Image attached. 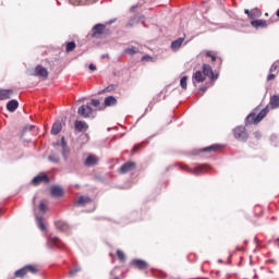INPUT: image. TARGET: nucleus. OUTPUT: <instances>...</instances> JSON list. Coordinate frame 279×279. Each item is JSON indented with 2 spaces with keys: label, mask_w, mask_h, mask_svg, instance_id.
Here are the masks:
<instances>
[{
  "label": "nucleus",
  "mask_w": 279,
  "mask_h": 279,
  "mask_svg": "<svg viewBox=\"0 0 279 279\" xmlns=\"http://www.w3.org/2000/svg\"><path fill=\"white\" fill-rule=\"evenodd\" d=\"M279 108V96L274 95L270 98L269 104L264 108L260 112H258V108H256L253 112H251L246 117V125H256L260 123L269 113V110H276Z\"/></svg>",
  "instance_id": "1"
},
{
  "label": "nucleus",
  "mask_w": 279,
  "mask_h": 279,
  "mask_svg": "<svg viewBox=\"0 0 279 279\" xmlns=\"http://www.w3.org/2000/svg\"><path fill=\"white\" fill-rule=\"evenodd\" d=\"M40 271V268L36 265H26L23 268L16 270L14 272V278H23L24 276H27L28 274L36 275Z\"/></svg>",
  "instance_id": "2"
},
{
  "label": "nucleus",
  "mask_w": 279,
  "mask_h": 279,
  "mask_svg": "<svg viewBox=\"0 0 279 279\" xmlns=\"http://www.w3.org/2000/svg\"><path fill=\"white\" fill-rule=\"evenodd\" d=\"M233 135L236 141H242L243 143H245V141L250 138V135L247 134V129H245V126H236L233 130Z\"/></svg>",
  "instance_id": "3"
},
{
  "label": "nucleus",
  "mask_w": 279,
  "mask_h": 279,
  "mask_svg": "<svg viewBox=\"0 0 279 279\" xmlns=\"http://www.w3.org/2000/svg\"><path fill=\"white\" fill-rule=\"evenodd\" d=\"M203 74H205V77H209L211 82L219 78V74H215V72H213V66L206 63L203 64Z\"/></svg>",
  "instance_id": "4"
},
{
  "label": "nucleus",
  "mask_w": 279,
  "mask_h": 279,
  "mask_svg": "<svg viewBox=\"0 0 279 279\" xmlns=\"http://www.w3.org/2000/svg\"><path fill=\"white\" fill-rule=\"evenodd\" d=\"M49 184V182H51V180L49 179V177L45 173H40L38 175H36L33 180H32V184L34 186H39V184Z\"/></svg>",
  "instance_id": "5"
},
{
  "label": "nucleus",
  "mask_w": 279,
  "mask_h": 279,
  "mask_svg": "<svg viewBox=\"0 0 279 279\" xmlns=\"http://www.w3.org/2000/svg\"><path fill=\"white\" fill-rule=\"evenodd\" d=\"M80 117H83L84 119H90L93 117V108L87 105H82L77 110Z\"/></svg>",
  "instance_id": "6"
},
{
  "label": "nucleus",
  "mask_w": 279,
  "mask_h": 279,
  "mask_svg": "<svg viewBox=\"0 0 279 279\" xmlns=\"http://www.w3.org/2000/svg\"><path fill=\"white\" fill-rule=\"evenodd\" d=\"M96 165H99V157L97 155L88 154L84 160L85 167H96Z\"/></svg>",
  "instance_id": "7"
},
{
  "label": "nucleus",
  "mask_w": 279,
  "mask_h": 279,
  "mask_svg": "<svg viewBox=\"0 0 279 279\" xmlns=\"http://www.w3.org/2000/svg\"><path fill=\"white\" fill-rule=\"evenodd\" d=\"M134 169H136V162L128 161L120 167L119 173L121 174L130 173V171H134Z\"/></svg>",
  "instance_id": "8"
},
{
  "label": "nucleus",
  "mask_w": 279,
  "mask_h": 279,
  "mask_svg": "<svg viewBox=\"0 0 279 279\" xmlns=\"http://www.w3.org/2000/svg\"><path fill=\"white\" fill-rule=\"evenodd\" d=\"M34 75H36L37 77H43V80H47V77H49V71H47L46 68L43 65H37L35 68Z\"/></svg>",
  "instance_id": "9"
},
{
  "label": "nucleus",
  "mask_w": 279,
  "mask_h": 279,
  "mask_svg": "<svg viewBox=\"0 0 279 279\" xmlns=\"http://www.w3.org/2000/svg\"><path fill=\"white\" fill-rule=\"evenodd\" d=\"M132 267H134L135 269H147V267H149V264L146 260L143 259H133L131 262Z\"/></svg>",
  "instance_id": "10"
},
{
  "label": "nucleus",
  "mask_w": 279,
  "mask_h": 279,
  "mask_svg": "<svg viewBox=\"0 0 279 279\" xmlns=\"http://www.w3.org/2000/svg\"><path fill=\"white\" fill-rule=\"evenodd\" d=\"M88 130V124L85 121L82 120H76L74 122V131L82 133V132H86Z\"/></svg>",
  "instance_id": "11"
},
{
  "label": "nucleus",
  "mask_w": 279,
  "mask_h": 279,
  "mask_svg": "<svg viewBox=\"0 0 279 279\" xmlns=\"http://www.w3.org/2000/svg\"><path fill=\"white\" fill-rule=\"evenodd\" d=\"M105 29H106V25H104V24H96L93 27L92 38H99V36H101V34H104Z\"/></svg>",
  "instance_id": "12"
},
{
  "label": "nucleus",
  "mask_w": 279,
  "mask_h": 279,
  "mask_svg": "<svg viewBox=\"0 0 279 279\" xmlns=\"http://www.w3.org/2000/svg\"><path fill=\"white\" fill-rule=\"evenodd\" d=\"M209 167L208 165H199L195 167L193 170H190V173H193L194 175H202L208 171Z\"/></svg>",
  "instance_id": "13"
},
{
  "label": "nucleus",
  "mask_w": 279,
  "mask_h": 279,
  "mask_svg": "<svg viewBox=\"0 0 279 279\" xmlns=\"http://www.w3.org/2000/svg\"><path fill=\"white\" fill-rule=\"evenodd\" d=\"M93 204V198L88 196H80L77 201L74 202V206H88Z\"/></svg>",
  "instance_id": "14"
},
{
  "label": "nucleus",
  "mask_w": 279,
  "mask_h": 279,
  "mask_svg": "<svg viewBox=\"0 0 279 279\" xmlns=\"http://www.w3.org/2000/svg\"><path fill=\"white\" fill-rule=\"evenodd\" d=\"M192 81H193V84H195V83L199 84L202 82H206V76H205L204 72L197 71L193 74Z\"/></svg>",
  "instance_id": "15"
},
{
  "label": "nucleus",
  "mask_w": 279,
  "mask_h": 279,
  "mask_svg": "<svg viewBox=\"0 0 279 279\" xmlns=\"http://www.w3.org/2000/svg\"><path fill=\"white\" fill-rule=\"evenodd\" d=\"M111 106H117V98L114 96H108L105 98V106L99 107L98 110H104V108H110Z\"/></svg>",
  "instance_id": "16"
},
{
  "label": "nucleus",
  "mask_w": 279,
  "mask_h": 279,
  "mask_svg": "<svg viewBox=\"0 0 279 279\" xmlns=\"http://www.w3.org/2000/svg\"><path fill=\"white\" fill-rule=\"evenodd\" d=\"M12 95H14V90L0 88V101H3L5 99H11Z\"/></svg>",
  "instance_id": "17"
},
{
  "label": "nucleus",
  "mask_w": 279,
  "mask_h": 279,
  "mask_svg": "<svg viewBox=\"0 0 279 279\" xmlns=\"http://www.w3.org/2000/svg\"><path fill=\"white\" fill-rule=\"evenodd\" d=\"M57 230H60V232H69V230H71V227H69V223L59 220L54 223Z\"/></svg>",
  "instance_id": "18"
},
{
  "label": "nucleus",
  "mask_w": 279,
  "mask_h": 279,
  "mask_svg": "<svg viewBox=\"0 0 279 279\" xmlns=\"http://www.w3.org/2000/svg\"><path fill=\"white\" fill-rule=\"evenodd\" d=\"M51 195L52 197H62L64 195V190L60 186H52L51 187Z\"/></svg>",
  "instance_id": "19"
},
{
  "label": "nucleus",
  "mask_w": 279,
  "mask_h": 279,
  "mask_svg": "<svg viewBox=\"0 0 279 279\" xmlns=\"http://www.w3.org/2000/svg\"><path fill=\"white\" fill-rule=\"evenodd\" d=\"M17 108H19V101L15 99H12L7 104V110H9V112H14L16 111Z\"/></svg>",
  "instance_id": "20"
},
{
  "label": "nucleus",
  "mask_w": 279,
  "mask_h": 279,
  "mask_svg": "<svg viewBox=\"0 0 279 279\" xmlns=\"http://www.w3.org/2000/svg\"><path fill=\"white\" fill-rule=\"evenodd\" d=\"M184 43V38L180 37L177 40L171 43V49L173 51H178V49H180V47H182V44Z\"/></svg>",
  "instance_id": "21"
},
{
  "label": "nucleus",
  "mask_w": 279,
  "mask_h": 279,
  "mask_svg": "<svg viewBox=\"0 0 279 279\" xmlns=\"http://www.w3.org/2000/svg\"><path fill=\"white\" fill-rule=\"evenodd\" d=\"M251 25L258 29V27H267V21L265 20H255L251 22Z\"/></svg>",
  "instance_id": "22"
},
{
  "label": "nucleus",
  "mask_w": 279,
  "mask_h": 279,
  "mask_svg": "<svg viewBox=\"0 0 279 279\" xmlns=\"http://www.w3.org/2000/svg\"><path fill=\"white\" fill-rule=\"evenodd\" d=\"M59 132H62V123H61V122H56V123L52 125L51 134H53V136H57V134H58Z\"/></svg>",
  "instance_id": "23"
},
{
  "label": "nucleus",
  "mask_w": 279,
  "mask_h": 279,
  "mask_svg": "<svg viewBox=\"0 0 279 279\" xmlns=\"http://www.w3.org/2000/svg\"><path fill=\"white\" fill-rule=\"evenodd\" d=\"M217 149H219V145H211L209 147H205V148L201 149V151L203 154H213V151H217Z\"/></svg>",
  "instance_id": "24"
},
{
  "label": "nucleus",
  "mask_w": 279,
  "mask_h": 279,
  "mask_svg": "<svg viewBox=\"0 0 279 279\" xmlns=\"http://www.w3.org/2000/svg\"><path fill=\"white\" fill-rule=\"evenodd\" d=\"M75 47H77V45L75 44V41H69L65 44V53H71V51H75Z\"/></svg>",
  "instance_id": "25"
},
{
  "label": "nucleus",
  "mask_w": 279,
  "mask_h": 279,
  "mask_svg": "<svg viewBox=\"0 0 279 279\" xmlns=\"http://www.w3.org/2000/svg\"><path fill=\"white\" fill-rule=\"evenodd\" d=\"M117 90V85H108L105 89L100 90L98 95H104V93H114Z\"/></svg>",
  "instance_id": "26"
},
{
  "label": "nucleus",
  "mask_w": 279,
  "mask_h": 279,
  "mask_svg": "<svg viewBox=\"0 0 279 279\" xmlns=\"http://www.w3.org/2000/svg\"><path fill=\"white\" fill-rule=\"evenodd\" d=\"M263 15V12L259 9H254L251 11V20L254 21V19H258Z\"/></svg>",
  "instance_id": "27"
},
{
  "label": "nucleus",
  "mask_w": 279,
  "mask_h": 279,
  "mask_svg": "<svg viewBox=\"0 0 279 279\" xmlns=\"http://www.w3.org/2000/svg\"><path fill=\"white\" fill-rule=\"evenodd\" d=\"M123 53H126V56H134V54L138 53V48H136V47L125 48L123 50Z\"/></svg>",
  "instance_id": "28"
},
{
  "label": "nucleus",
  "mask_w": 279,
  "mask_h": 279,
  "mask_svg": "<svg viewBox=\"0 0 279 279\" xmlns=\"http://www.w3.org/2000/svg\"><path fill=\"white\" fill-rule=\"evenodd\" d=\"M117 256H118V259L120 260V263H125L126 256H125V253L123 251L118 250L117 251Z\"/></svg>",
  "instance_id": "29"
},
{
  "label": "nucleus",
  "mask_w": 279,
  "mask_h": 279,
  "mask_svg": "<svg viewBox=\"0 0 279 279\" xmlns=\"http://www.w3.org/2000/svg\"><path fill=\"white\" fill-rule=\"evenodd\" d=\"M187 82H189V76H183L180 81V86L183 88V90H186L187 88Z\"/></svg>",
  "instance_id": "30"
},
{
  "label": "nucleus",
  "mask_w": 279,
  "mask_h": 279,
  "mask_svg": "<svg viewBox=\"0 0 279 279\" xmlns=\"http://www.w3.org/2000/svg\"><path fill=\"white\" fill-rule=\"evenodd\" d=\"M48 203L46 199L40 201L39 203V210L40 213H45L47 210Z\"/></svg>",
  "instance_id": "31"
},
{
  "label": "nucleus",
  "mask_w": 279,
  "mask_h": 279,
  "mask_svg": "<svg viewBox=\"0 0 279 279\" xmlns=\"http://www.w3.org/2000/svg\"><path fill=\"white\" fill-rule=\"evenodd\" d=\"M37 223H38V227L40 228V230L45 231L47 230V227L45 226V220L43 218H37Z\"/></svg>",
  "instance_id": "32"
},
{
  "label": "nucleus",
  "mask_w": 279,
  "mask_h": 279,
  "mask_svg": "<svg viewBox=\"0 0 279 279\" xmlns=\"http://www.w3.org/2000/svg\"><path fill=\"white\" fill-rule=\"evenodd\" d=\"M49 160L50 162H60V157L58 155H50Z\"/></svg>",
  "instance_id": "33"
},
{
  "label": "nucleus",
  "mask_w": 279,
  "mask_h": 279,
  "mask_svg": "<svg viewBox=\"0 0 279 279\" xmlns=\"http://www.w3.org/2000/svg\"><path fill=\"white\" fill-rule=\"evenodd\" d=\"M100 105L101 101H99V99H92L90 101V106H94V108H99Z\"/></svg>",
  "instance_id": "34"
},
{
  "label": "nucleus",
  "mask_w": 279,
  "mask_h": 279,
  "mask_svg": "<svg viewBox=\"0 0 279 279\" xmlns=\"http://www.w3.org/2000/svg\"><path fill=\"white\" fill-rule=\"evenodd\" d=\"M205 56H207V58H211L213 62H215L217 60V57L215 54H213L211 51H206Z\"/></svg>",
  "instance_id": "35"
},
{
  "label": "nucleus",
  "mask_w": 279,
  "mask_h": 279,
  "mask_svg": "<svg viewBox=\"0 0 279 279\" xmlns=\"http://www.w3.org/2000/svg\"><path fill=\"white\" fill-rule=\"evenodd\" d=\"M151 60H154V58H151V56H149V54L142 57V62H149Z\"/></svg>",
  "instance_id": "36"
},
{
  "label": "nucleus",
  "mask_w": 279,
  "mask_h": 279,
  "mask_svg": "<svg viewBox=\"0 0 279 279\" xmlns=\"http://www.w3.org/2000/svg\"><path fill=\"white\" fill-rule=\"evenodd\" d=\"M50 243H52V245H57L58 246V243H60V239L53 236V238H50Z\"/></svg>",
  "instance_id": "37"
},
{
  "label": "nucleus",
  "mask_w": 279,
  "mask_h": 279,
  "mask_svg": "<svg viewBox=\"0 0 279 279\" xmlns=\"http://www.w3.org/2000/svg\"><path fill=\"white\" fill-rule=\"evenodd\" d=\"M276 71H278V64L274 63V64L270 66V73H276Z\"/></svg>",
  "instance_id": "38"
},
{
  "label": "nucleus",
  "mask_w": 279,
  "mask_h": 279,
  "mask_svg": "<svg viewBox=\"0 0 279 279\" xmlns=\"http://www.w3.org/2000/svg\"><path fill=\"white\" fill-rule=\"evenodd\" d=\"M77 271H82V268H74V269L70 270V276H75V274H77Z\"/></svg>",
  "instance_id": "39"
},
{
  "label": "nucleus",
  "mask_w": 279,
  "mask_h": 279,
  "mask_svg": "<svg viewBox=\"0 0 279 279\" xmlns=\"http://www.w3.org/2000/svg\"><path fill=\"white\" fill-rule=\"evenodd\" d=\"M256 217H263V208L257 207V213H255Z\"/></svg>",
  "instance_id": "40"
},
{
  "label": "nucleus",
  "mask_w": 279,
  "mask_h": 279,
  "mask_svg": "<svg viewBox=\"0 0 279 279\" xmlns=\"http://www.w3.org/2000/svg\"><path fill=\"white\" fill-rule=\"evenodd\" d=\"M268 82H271L272 80H276V74L270 73L267 77Z\"/></svg>",
  "instance_id": "41"
},
{
  "label": "nucleus",
  "mask_w": 279,
  "mask_h": 279,
  "mask_svg": "<svg viewBox=\"0 0 279 279\" xmlns=\"http://www.w3.org/2000/svg\"><path fill=\"white\" fill-rule=\"evenodd\" d=\"M89 71H97V65L90 63L89 64Z\"/></svg>",
  "instance_id": "42"
},
{
  "label": "nucleus",
  "mask_w": 279,
  "mask_h": 279,
  "mask_svg": "<svg viewBox=\"0 0 279 279\" xmlns=\"http://www.w3.org/2000/svg\"><path fill=\"white\" fill-rule=\"evenodd\" d=\"M244 13L247 14L248 19H251L252 16V11H250V9H245Z\"/></svg>",
  "instance_id": "43"
},
{
  "label": "nucleus",
  "mask_w": 279,
  "mask_h": 279,
  "mask_svg": "<svg viewBox=\"0 0 279 279\" xmlns=\"http://www.w3.org/2000/svg\"><path fill=\"white\" fill-rule=\"evenodd\" d=\"M254 136H255V138H260V132L256 131V132L254 133Z\"/></svg>",
  "instance_id": "44"
},
{
  "label": "nucleus",
  "mask_w": 279,
  "mask_h": 279,
  "mask_svg": "<svg viewBox=\"0 0 279 279\" xmlns=\"http://www.w3.org/2000/svg\"><path fill=\"white\" fill-rule=\"evenodd\" d=\"M138 151V146H134L132 149V154H136Z\"/></svg>",
  "instance_id": "45"
},
{
  "label": "nucleus",
  "mask_w": 279,
  "mask_h": 279,
  "mask_svg": "<svg viewBox=\"0 0 279 279\" xmlns=\"http://www.w3.org/2000/svg\"><path fill=\"white\" fill-rule=\"evenodd\" d=\"M199 90L201 93H206V90H208V87H202Z\"/></svg>",
  "instance_id": "46"
},
{
  "label": "nucleus",
  "mask_w": 279,
  "mask_h": 279,
  "mask_svg": "<svg viewBox=\"0 0 279 279\" xmlns=\"http://www.w3.org/2000/svg\"><path fill=\"white\" fill-rule=\"evenodd\" d=\"M275 245H277V247H279V238L275 240Z\"/></svg>",
  "instance_id": "47"
},
{
  "label": "nucleus",
  "mask_w": 279,
  "mask_h": 279,
  "mask_svg": "<svg viewBox=\"0 0 279 279\" xmlns=\"http://www.w3.org/2000/svg\"><path fill=\"white\" fill-rule=\"evenodd\" d=\"M254 279H258V275H255V276H254Z\"/></svg>",
  "instance_id": "48"
},
{
  "label": "nucleus",
  "mask_w": 279,
  "mask_h": 279,
  "mask_svg": "<svg viewBox=\"0 0 279 279\" xmlns=\"http://www.w3.org/2000/svg\"><path fill=\"white\" fill-rule=\"evenodd\" d=\"M136 8H137L136 5H135V7H132V10H136Z\"/></svg>",
  "instance_id": "49"
},
{
  "label": "nucleus",
  "mask_w": 279,
  "mask_h": 279,
  "mask_svg": "<svg viewBox=\"0 0 279 279\" xmlns=\"http://www.w3.org/2000/svg\"><path fill=\"white\" fill-rule=\"evenodd\" d=\"M102 58H108V54H104Z\"/></svg>",
  "instance_id": "50"
},
{
  "label": "nucleus",
  "mask_w": 279,
  "mask_h": 279,
  "mask_svg": "<svg viewBox=\"0 0 279 279\" xmlns=\"http://www.w3.org/2000/svg\"><path fill=\"white\" fill-rule=\"evenodd\" d=\"M277 16L279 17V9H278V11H277Z\"/></svg>",
  "instance_id": "51"
},
{
  "label": "nucleus",
  "mask_w": 279,
  "mask_h": 279,
  "mask_svg": "<svg viewBox=\"0 0 279 279\" xmlns=\"http://www.w3.org/2000/svg\"><path fill=\"white\" fill-rule=\"evenodd\" d=\"M128 27H132V24H128Z\"/></svg>",
  "instance_id": "52"
}]
</instances>
